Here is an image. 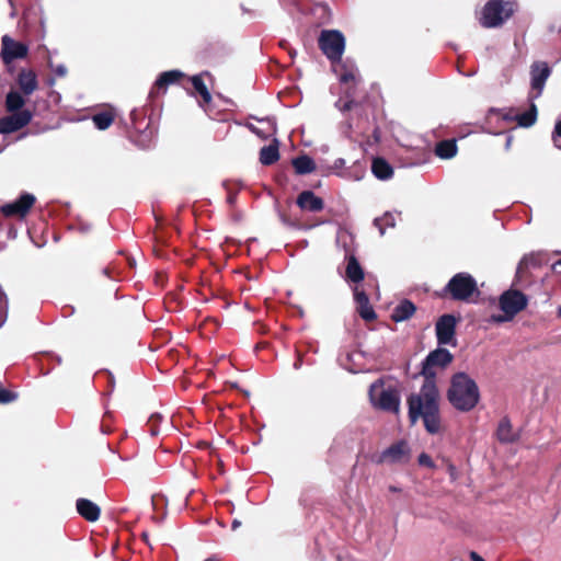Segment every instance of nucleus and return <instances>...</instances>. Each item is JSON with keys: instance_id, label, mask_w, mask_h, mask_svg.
<instances>
[{"instance_id": "48", "label": "nucleus", "mask_w": 561, "mask_h": 561, "mask_svg": "<svg viewBox=\"0 0 561 561\" xmlns=\"http://www.w3.org/2000/svg\"><path fill=\"white\" fill-rule=\"evenodd\" d=\"M557 313H558V317L561 318V305L559 306Z\"/></svg>"}, {"instance_id": "43", "label": "nucleus", "mask_w": 561, "mask_h": 561, "mask_svg": "<svg viewBox=\"0 0 561 561\" xmlns=\"http://www.w3.org/2000/svg\"><path fill=\"white\" fill-rule=\"evenodd\" d=\"M558 266H561V259L552 264V270L557 271Z\"/></svg>"}, {"instance_id": "40", "label": "nucleus", "mask_w": 561, "mask_h": 561, "mask_svg": "<svg viewBox=\"0 0 561 561\" xmlns=\"http://www.w3.org/2000/svg\"><path fill=\"white\" fill-rule=\"evenodd\" d=\"M469 558H470L471 561H485L480 554H478L474 551H471L469 553Z\"/></svg>"}, {"instance_id": "32", "label": "nucleus", "mask_w": 561, "mask_h": 561, "mask_svg": "<svg viewBox=\"0 0 561 561\" xmlns=\"http://www.w3.org/2000/svg\"><path fill=\"white\" fill-rule=\"evenodd\" d=\"M374 224L378 227L379 232L382 236L387 227H394L396 218L392 213H386L382 217L376 218Z\"/></svg>"}, {"instance_id": "29", "label": "nucleus", "mask_w": 561, "mask_h": 561, "mask_svg": "<svg viewBox=\"0 0 561 561\" xmlns=\"http://www.w3.org/2000/svg\"><path fill=\"white\" fill-rule=\"evenodd\" d=\"M279 158L278 148L276 145L263 147L260 151V161L264 165H271Z\"/></svg>"}, {"instance_id": "12", "label": "nucleus", "mask_w": 561, "mask_h": 561, "mask_svg": "<svg viewBox=\"0 0 561 561\" xmlns=\"http://www.w3.org/2000/svg\"><path fill=\"white\" fill-rule=\"evenodd\" d=\"M35 203V196L30 193H24L12 203H8L1 207V213L7 217H25L31 207Z\"/></svg>"}, {"instance_id": "7", "label": "nucleus", "mask_w": 561, "mask_h": 561, "mask_svg": "<svg viewBox=\"0 0 561 561\" xmlns=\"http://www.w3.org/2000/svg\"><path fill=\"white\" fill-rule=\"evenodd\" d=\"M457 319L453 314L442 316L435 325L436 339L439 345H456Z\"/></svg>"}, {"instance_id": "23", "label": "nucleus", "mask_w": 561, "mask_h": 561, "mask_svg": "<svg viewBox=\"0 0 561 561\" xmlns=\"http://www.w3.org/2000/svg\"><path fill=\"white\" fill-rule=\"evenodd\" d=\"M191 81L195 92L202 98L199 105L204 107V104L210 103L211 94L203 80V75L193 76Z\"/></svg>"}, {"instance_id": "38", "label": "nucleus", "mask_w": 561, "mask_h": 561, "mask_svg": "<svg viewBox=\"0 0 561 561\" xmlns=\"http://www.w3.org/2000/svg\"><path fill=\"white\" fill-rule=\"evenodd\" d=\"M50 69L57 77H65L67 75V68L65 65H56L49 64Z\"/></svg>"}, {"instance_id": "5", "label": "nucleus", "mask_w": 561, "mask_h": 561, "mask_svg": "<svg viewBox=\"0 0 561 561\" xmlns=\"http://www.w3.org/2000/svg\"><path fill=\"white\" fill-rule=\"evenodd\" d=\"M371 403L381 410L398 413L400 410V396L394 388H385L381 381L374 382L369 388Z\"/></svg>"}, {"instance_id": "4", "label": "nucleus", "mask_w": 561, "mask_h": 561, "mask_svg": "<svg viewBox=\"0 0 561 561\" xmlns=\"http://www.w3.org/2000/svg\"><path fill=\"white\" fill-rule=\"evenodd\" d=\"M499 305L503 314L493 316V322H506L527 307L528 298L517 289H508L500 296Z\"/></svg>"}, {"instance_id": "39", "label": "nucleus", "mask_w": 561, "mask_h": 561, "mask_svg": "<svg viewBox=\"0 0 561 561\" xmlns=\"http://www.w3.org/2000/svg\"><path fill=\"white\" fill-rule=\"evenodd\" d=\"M448 473L451 478V480H456L457 479V469L454 465H449L448 466Z\"/></svg>"}, {"instance_id": "11", "label": "nucleus", "mask_w": 561, "mask_h": 561, "mask_svg": "<svg viewBox=\"0 0 561 561\" xmlns=\"http://www.w3.org/2000/svg\"><path fill=\"white\" fill-rule=\"evenodd\" d=\"M410 458V449L405 442H398L385 449L378 457V463H403Z\"/></svg>"}, {"instance_id": "31", "label": "nucleus", "mask_w": 561, "mask_h": 561, "mask_svg": "<svg viewBox=\"0 0 561 561\" xmlns=\"http://www.w3.org/2000/svg\"><path fill=\"white\" fill-rule=\"evenodd\" d=\"M364 165L359 162H355L352 167L347 168L345 174H342V178L352 181H360L364 178Z\"/></svg>"}, {"instance_id": "36", "label": "nucleus", "mask_w": 561, "mask_h": 561, "mask_svg": "<svg viewBox=\"0 0 561 561\" xmlns=\"http://www.w3.org/2000/svg\"><path fill=\"white\" fill-rule=\"evenodd\" d=\"M553 142L557 148L561 149V121L554 127Z\"/></svg>"}, {"instance_id": "44", "label": "nucleus", "mask_w": 561, "mask_h": 561, "mask_svg": "<svg viewBox=\"0 0 561 561\" xmlns=\"http://www.w3.org/2000/svg\"><path fill=\"white\" fill-rule=\"evenodd\" d=\"M240 526V522L239 520H233L232 522V528L236 529L237 527Z\"/></svg>"}, {"instance_id": "35", "label": "nucleus", "mask_w": 561, "mask_h": 561, "mask_svg": "<svg viewBox=\"0 0 561 561\" xmlns=\"http://www.w3.org/2000/svg\"><path fill=\"white\" fill-rule=\"evenodd\" d=\"M16 396L5 389H0V403H9L15 400Z\"/></svg>"}, {"instance_id": "45", "label": "nucleus", "mask_w": 561, "mask_h": 561, "mask_svg": "<svg viewBox=\"0 0 561 561\" xmlns=\"http://www.w3.org/2000/svg\"><path fill=\"white\" fill-rule=\"evenodd\" d=\"M205 561H220V560L216 557H211V558L206 559Z\"/></svg>"}, {"instance_id": "46", "label": "nucleus", "mask_w": 561, "mask_h": 561, "mask_svg": "<svg viewBox=\"0 0 561 561\" xmlns=\"http://www.w3.org/2000/svg\"><path fill=\"white\" fill-rule=\"evenodd\" d=\"M523 264H524V261H522V262L519 263L518 268H517V273H519V272H520V270H522V267H523Z\"/></svg>"}, {"instance_id": "6", "label": "nucleus", "mask_w": 561, "mask_h": 561, "mask_svg": "<svg viewBox=\"0 0 561 561\" xmlns=\"http://www.w3.org/2000/svg\"><path fill=\"white\" fill-rule=\"evenodd\" d=\"M319 47L332 62L342 58L345 49V37L337 30H323L319 36Z\"/></svg>"}, {"instance_id": "27", "label": "nucleus", "mask_w": 561, "mask_h": 561, "mask_svg": "<svg viewBox=\"0 0 561 561\" xmlns=\"http://www.w3.org/2000/svg\"><path fill=\"white\" fill-rule=\"evenodd\" d=\"M346 277L353 283H359L364 278V272L355 256H350L346 266Z\"/></svg>"}, {"instance_id": "33", "label": "nucleus", "mask_w": 561, "mask_h": 561, "mask_svg": "<svg viewBox=\"0 0 561 561\" xmlns=\"http://www.w3.org/2000/svg\"><path fill=\"white\" fill-rule=\"evenodd\" d=\"M329 170L331 173L342 178V174H345L347 170V168H345V160L343 158L335 159Z\"/></svg>"}, {"instance_id": "1", "label": "nucleus", "mask_w": 561, "mask_h": 561, "mask_svg": "<svg viewBox=\"0 0 561 561\" xmlns=\"http://www.w3.org/2000/svg\"><path fill=\"white\" fill-rule=\"evenodd\" d=\"M451 362L453 355L446 348L438 347L431 352L422 367L425 381L420 391L408 400L411 423L414 424L422 417L426 431L431 434H436L440 430L439 394L435 383L436 369H444Z\"/></svg>"}, {"instance_id": "34", "label": "nucleus", "mask_w": 561, "mask_h": 561, "mask_svg": "<svg viewBox=\"0 0 561 561\" xmlns=\"http://www.w3.org/2000/svg\"><path fill=\"white\" fill-rule=\"evenodd\" d=\"M480 23L483 27H491V0H489L483 8L482 16L480 19Z\"/></svg>"}, {"instance_id": "3", "label": "nucleus", "mask_w": 561, "mask_h": 561, "mask_svg": "<svg viewBox=\"0 0 561 561\" xmlns=\"http://www.w3.org/2000/svg\"><path fill=\"white\" fill-rule=\"evenodd\" d=\"M444 295L451 299L466 302H476L480 297L476 279L468 273H457L444 288Z\"/></svg>"}, {"instance_id": "10", "label": "nucleus", "mask_w": 561, "mask_h": 561, "mask_svg": "<svg viewBox=\"0 0 561 561\" xmlns=\"http://www.w3.org/2000/svg\"><path fill=\"white\" fill-rule=\"evenodd\" d=\"M33 114L28 110H22L0 118V134L14 133L32 121Z\"/></svg>"}, {"instance_id": "24", "label": "nucleus", "mask_w": 561, "mask_h": 561, "mask_svg": "<svg viewBox=\"0 0 561 561\" xmlns=\"http://www.w3.org/2000/svg\"><path fill=\"white\" fill-rule=\"evenodd\" d=\"M457 153V145L455 140L439 141L435 147V154L440 159H451Z\"/></svg>"}, {"instance_id": "47", "label": "nucleus", "mask_w": 561, "mask_h": 561, "mask_svg": "<svg viewBox=\"0 0 561 561\" xmlns=\"http://www.w3.org/2000/svg\"><path fill=\"white\" fill-rule=\"evenodd\" d=\"M511 140H512V138H511V137H507V140H506V147H507V148H508V147H510V145H511Z\"/></svg>"}, {"instance_id": "14", "label": "nucleus", "mask_w": 561, "mask_h": 561, "mask_svg": "<svg viewBox=\"0 0 561 561\" xmlns=\"http://www.w3.org/2000/svg\"><path fill=\"white\" fill-rule=\"evenodd\" d=\"M516 10L514 0H493V27L503 25Z\"/></svg>"}, {"instance_id": "17", "label": "nucleus", "mask_w": 561, "mask_h": 561, "mask_svg": "<svg viewBox=\"0 0 561 561\" xmlns=\"http://www.w3.org/2000/svg\"><path fill=\"white\" fill-rule=\"evenodd\" d=\"M354 299L357 305V311L364 320L371 321L376 318V313L369 304L367 295L357 286L354 288Z\"/></svg>"}, {"instance_id": "49", "label": "nucleus", "mask_w": 561, "mask_h": 561, "mask_svg": "<svg viewBox=\"0 0 561 561\" xmlns=\"http://www.w3.org/2000/svg\"><path fill=\"white\" fill-rule=\"evenodd\" d=\"M55 83V80L54 79H50L49 80V85H53Z\"/></svg>"}, {"instance_id": "20", "label": "nucleus", "mask_w": 561, "mask_h": 561, "mask_svg": "<svg viewBox=\"0 0 561 561\" xmlns=\"http://www.w3.org/2000/svg\"><path fill=\"white\" fill-rule=\"evenodd\" d=\"M77 511L89 522H95L100 517V507L87 499H79L77 501Z\"/></svg>"}, {"instance_id": "16", "label": "nucleus", "mask_w": 561, "mask_h": 561, "mask_svg": "<svg viewBox=\"0 0 561 561\" xmlns=\"http://www.w3.org/2000/svg\"><path fill=\"white\" fill-rule=\"evenodd\" d=\"M496 435L501 443H515L519 439L520 430L514 428L511 421L507 417H504L499 423Z\"/></svg>"}, {"instance_id": "9", "label": "nucleus", "mask_w": 561, "mask_h": 561, "mask_svg": "<svg viewBox=\"0 0 561 561\" xmlns=\"http://www.w3.org/2000/svg\"><path fill=\"white\" fill-rule=\"evenodd\" d=\"M550 73L551 71L547 62L538 61L531 65V91L529 93V98L531 101L538 99L541 95L546 81L549 78Z\"/></svg>"}, {"instance_id": "13", "label": "nucleus", "mask_w": 561, "mask_h": 561, "mask_svg": "<svg viewBox=\"0 0 561 561\" xmlns=\"http://www.w3.org/2000/svg\"><path fill=\"white\" fill-rule=\"evenodd\" d=\"M333 71L339 77L341 83H353L356 84L359 80L358 69L353 60L342 58L335 62H332Z\"/></svg>"}, {"instance_id": "22", "label": "nucleus", "mask_w": 561, "mask_h": 561, "mask_svg": "<svg viewBox=\"0 0 561 561\" xmlns=\"http://www.w3.org/2000/svg\"><path fill=\"white\" fill-rule=\"evenodd\" d=\"M373 174L379 180H388L393 174L392 167L382 158H375L371 164Z\"/></svg>"}, {"instance_id": "42", "label": "nucleus", "mask_w": 561, "mask_h": 561, "mask_svg": "<svg viewBox=\"0 0 561 561\" xmlns=\"http://www.w3.org/2000/svg\"><path fill=\"white\" fill-rule=\"evenodd\" d=\"M335 561H353V560L351 558H348V557H341V556H339Z\"/></svg>"}, {"instance_id": "18", "label": "nucleus", "mask_w": 561, "mask_h": 561, "mask_svg": "<svg viewBox=\"0 0 561 561\" xmlns=\"http://www.w3.org/2000/svg\"><path fill=\"white\" fill-rule=\"evenodd\" d=\"M297 205L301 209L310 211H319L323 208V202L320 197L316 196L311 191H304L297 198Z\"/></svg>"}, {"instance_id": "26", "label": "nucleus", "mask_w": 561, "mask_h": 561, "mask_svg": "<svg viewBox=\"0 0 561 561\" xmlns=\"http://www.w3.org/2000/svg\"><path fill=\"white\" fill-rule=\"evenodd\" d=\"M25 104L23 95L16 91H10L5 96V108L10 113H16L22 111Z\"/></svg>"}, {"instance_id": "37", "label": "nucleus", "mask_w": 561, "mask_h": 561, "mask_svg": "<svg viewBox=\"0 0 561 561\" xmlns=\"http://www.w3.org/2000/svg\"><path fill=\"white\" fill-rule=\"evenodd\" d=\"M417 460H419V463L421 466H425V467H428V468H434V462H433L432 458L427 454H425V453L421 454L419 456Z\"/></svg>"}, {"instance_id": "8", "label": "nucleus", "mask_w": 561, "mask_h": 561, "mask_svg": "<svg viewBox=\"0 0 561 561\" xmlns=\"http://www.w3.org/2000/svg\"><path fill=\"white\" fill-rule=\"evenodd\" d=\"M28 53V46L24 43L16 42L9 35L1 38V59L5 65L11 64L15 59H23Z\"/></svg>"}, {"instance_id": "2", "label": "nucleus", "mask_w": 561, "mask_h": 561, "mask_svg": "<svg viewBox=\"0 0 561 561\" xmlns=\"http://www.w3.org/2000/svg\"><path fill=\"white\" fill-rule=\"evenodd\" d=\"M447 396L451 405L459 411L472 410L480 400L476 381L465 373L453 376Z\"/></svg>"}, {"instance_id": "41", "label": "nucleus", "mask_w": 561, "mask_h": 561, "mask_svg": "<svg viewBox=\"0 0 561 561\" xmlns=\"http://www.w3.org/2000/svg\"><path fill=\"white\" fill-rule=\"evenodd\" d=\"M352 103H353L352 101H348V102L344 103V105H343V107H341V110H342V111H347V110H350V108H351V106H352Z\"/></svg>"}, {"instance_id": "15", "label": "nucleus", "mask_w": 561, "mask_h": 561, "mask_svg": "<svg viewBox=\"0 0 561 561\" xmlns=\"http://www.w3.org/2000/svg\"><path fill=\"white\" fill-rule=\"evenodd\" d=\"M502 117L505 121H516L517 125L520 127H530L536 123L537 107L535 103L531 102L528 111L520 114L514 111H510L508 113L503 114Z\"/></svg>"}, {"instance_id": "28", "label": "nucleus", "mask_w": 561, "mask_h": 561, "mask_svg": "<svg viewBox=\"0 0 561 561\" xmlns=\"http://www.w3.org/2000/svg\"><path fill=\"white\" fill-rule=\"evenodd\" d=\"M293 167L298 174H308L314 171V161L308 156H299L293 160Z\"/></svg>"}, {"instance_id": "21", "label": "nucleus", "mask_w": 561, "mask_h": 561, "mask_svg": "<svg viewBox=\"0 0 561 561\" xmlns=\"http://www.w3.org/2000/svg\"><path fill=\"white\" fill-rule=\"evenodd\" d=\"M18 83L25 95H31L37 89V78L32 70H22L18 77Z\"/></svg>"}, {"instance_id": "30", "label": "nucleus", "mask_w": 561, "mask_h": 561, "mask_svg": "<svg viewBox=\"0 0 561 561\" xmlns=\"http://www.w3.org/2000/svg\"><path fill=\"white\" fill-rule=\"evenodd\" d=\"M92 121L98 129L104 130L112 125L114 115L111 112L105 111L93 115Z\"/></svg>"}, {"instance_id": "19", "label": "nucleus", "mask_w": 561, "mask_h": 561, "mask_svg": "<svg viewBox=\"0 0 561 561\" xmlns=\"http://www.w3.org/2000/svg\"><path fill=\"white\" fill-rule=\"evenodd\" d=\"M416 310L414 304L408 299L400 301L391 311V319L394 322H402L410 319Z\"/></svg>"}, {"instance_id": "25", "label": "nucleus", "mask_w": 561, "mask_h": 561, "mask_svg": "<svg viewBox=\"0 0 561 561\" xmlns=\"http://www.w3.org/2000/svg\"><path fill=\"white\" fill-rule=\"evenodd\" d=\"M183 76V72H181L180 70H170L162 72L156 80L154 88L158 90L165 89L168 85L178 82Z\"/></svg>"}]
</instances>
